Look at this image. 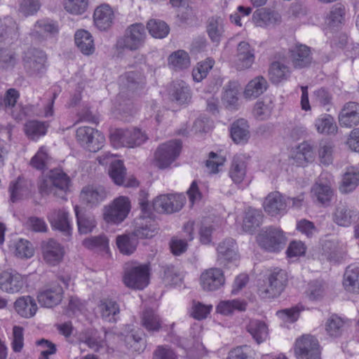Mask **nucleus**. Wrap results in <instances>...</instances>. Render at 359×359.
<instances>
[{
  "label": "nucleus",
  "instance_id": "obj_1",
  "mask_svg": "<svg viewBox=\"0 0 359 359\" xmlns=\"http://www.w3.org/2000/svg\"><path fill=\"white\" fill-rule=\"evenodd\" d=\"M71 185L69 176L62 170L55 168L42 176L39 183V189L42 195L53 194L64 199Z\"/></svg>",
  "mask_w": 359,
  "mask_h": 359
},
{
  "label": "nucleus",
  "instance_id": "obj_2",
  "mask_svg": "<svg viewBox=\"0 0 359 359\" xmlns=\"http://www.w3.org/2000/svg\"><path fill=\"white\" fill-rule=\"evenodd\" d=\"M142 214L135 219L133 233L138 238H151L159 231V225L150 211L148 201L140 202Z\"/></svg>",
  "mask_w": 359,
  "mask_h": 359
},
{
  "label": "nucleus",
  "instance_id": "obj_3",
  "mask_svg": "<svg viewBox=\"0 0 359 359\" xmlns=\"http://www.w3.org/2000/svg\"><path fill=\"white\" fill-rule=\"evenodd\" d=\"M146 39L144 25L142 23H134L128 26L124 34L117 39L116 46L119 50L136 51L144 46Z\"/></svg>",
  "mask_w": 359,
  "mask_h": 359
},
{
  "label": "nucleus",
  "instance_id": "obj_4",
  "mask_svg": "<svg viewBox=\"0 0 359 359\" xmlns=\"http://www.w3.org/2000/svg\"><path fill=\"white\" fill-rule=\"evenodd\" d=\"M332 182L333 179L330 174H320L311 189V196L315 203L325 207L330 205L334 196Z\"/></svg>",
  "mask_w": 359,
  "mask_h": 359
},
{
  "label": "nucleus",
  "instance_id": "obj_5",
  "mask_svg": "<svg viewBox=\"0 0 359 359\" xmlns=\"http://www.w3.org/2000/svg\"><path fill=\"white\" fill-rule=\"evenodd\" d=\"M287 283V275L285 271L276 268L269 272L266 286L259 288V295L263 298L277 297L285 290Z\"/></svg>",
  "mask_w": 359,
  "mask_h": 359
},
{
  "label": "nucleus",
  "instance_id": "obj_6",
  "mask_svg": "<svg viewBox=\"0 0 359 359\" xmlns=\"http://www.w3.org/2000/svg\"><path fill=\"white\" fill-rule=\"evenodd\" d=\"M257 240L261 248L273 252H279L286 243L283 231L273 226L262 230L257 236Z\"/></svg>",
  "mask_w": 359,
  "mask_h": 359
},
{
  "label": "nucleus",
  "instance_id": "obj_7",
  "mask_svg": "<svg viewBox=\"0 0 359 359\" xmlns=\"http://www.w3.org/2000/svg\"><path fill=\"white\" fill-rule=\"evenodd\" d=\"M130 208L128 198L126 196H119L109 205L104 206V219L108 224H118L126 218Z\"/></svg>",
  "mask_w": 359,
  "mask_h": 359
},
{
  "label": "nucleus",
  "instance_id": "obj_8",
  "mask_svg": "<svg viewBox=\"0 0 359 359\" xmlns=\"http://www.w3.org/2000/svg\"><path fill=\"white\" fill-rule=\"evenodd\" d=\"M149 271L147 265L127 266L124 270L123 283L128 287L142 290L149 284Z\"/></svg>",
  "mask_w": 359,
  "mask_h": 359
},
{
  "label": "nucleus",
  "instance_id": "obj_9",
  "mask_svg": "<svg viewBox=\"0 0 359 359\" xmlns=\"http://www.w3.org/2000/svg\"><path fill=\"white\" fill-rule=\"evenodd\" d=\"M185 201L183 194H163L154 200L152 206L156 212L171 214L180 211Z\"/></svg>",
  "mask_w": 359,
  "mask_h": 359
},
{
  "label": "nucleus",
  "instance_id": "obj_10",
  "mask_svg": "<svg viewBox=\"0 0 359 359\" xmlns=\"http://www.w3.org/2000/svg\"><path fill=\"white\" fill-rule=\"evenodd\" d=\"M76 139L82 147L90 152L99 151L105 140L100 132L88 126L80 127L76 130Z\"/></svg>",
  "mask_w": 359,
  "mask_h": 359
},
{
  "label": "nucleus",
  "instance_id": "obj_11",
  "mask_svg": "<svg viewBox=\"0 0 359 359\" xmlns=\"http://www.w3.org/2000/svg\"><path fill=\"white\" fill-rule=\"evenodd\" d=\"M181 147L180 140L169 141L161 144L155 152L156 165L160 168L168 167L180 155Z\"/></svg>",
  "mask_w": 359,
  "mask_h": 359
},
{
  "label": "nucleus",
  "instance_id": "obj_12",
  "mask_svg": "<svg viewBox=\"0 0 359 359\" xmlns=\"http://www.w3.org/2000/svg\"><path fill=\"white\" fill-rule=\"evenodd\" d=\"M148 139L147 135L139 128L117 129L111 135L113 142L123 147H135L143 144Z\"/></svg>",
  "mask_w": 359,
  "mask_h": 359
},
{
  "label": "nucleus",
  "instance_id": "obj_13",
  "mask_svg": "<svg viewBox=\"0 0 359 359\" xmlns=\"http://www.w3.org/2000/svg\"><path fill=\"white\" fill-rule=\"evenodd\" d=\"M297 359H319L320 352L316 338L307 334L297 339L294 348Z\"/></svg>",
  "mask_w": 359,
  "mask_h": 359
},
{
  "label": "nucleus",
  "instance_id": "obj_14",
  "mask_svg": "<svg viewBox=\"0 0 359 359\" xmlns=\"http://www.w3.org/2000/svg\"><path fill=\"white\" fill-rule=\"evenodd\" d=\"M46 54L38 49H29L25 53L23 65L31 76H41L46 72Z\"/></svg>",
  "mask_w": 359,
  "mask_h": 359
},
{
  "label": "nucleus",
  "instance_id": "obj_15",
  "mask_svg": "<svg viewBox=\"0 0 359 359\" xmlns=\"http://www.w3.org/2000/svg\"><path fill=\"white\" fill-rule=\"evenodd\" d=\"M19 97V92L14 88L8 89L4 97L0 95V109L11 114L13 118L17 121L22 120L25 116L22 107L16 104Z\"/></svg>",
  "mask_w": 359,
  "mask_h": 359
},
{
  "label": "nucleus",
  "instance_id": "obj_16",
  "mask_svg": "<svg viewBox=\"0 0 359 359\" xmlns=\"http://www.w3.org/2000/svg\"><path fill=\"white\" fill-rule=\"evenodd\" d=\"M217 262L219 265L228 266L238 259L237 247L233 238H226L219 243L217 248Z\"/></svg>",
  "mask_w": 359,
  "mask_h": 359
},
{
  "label": "nucleus",
  "instance_id": "obj_17",
  "mask_svg": "<svg viewBox=\"0 0 359 359\" xmlns=\"http://www.w3.org/2000/svg\"><path fill=\"white\" fill-rule=\"evenodd\" d=\"M109 332L104 327L102 332L95 329H87L79 334V341L95 352L100 351L106 346V339Z\"/></svg>",
  "mask_w": 359,
  "mask_h": 359
},
{
  "label": "nucleus",
  "instance_id": "obj_18",
  "mask_svg": "<svg viewBox=\"0 0 359 359\" xmlns=\"http://www.w3.org/2000/svg\"><path fill=\"white\" fill-rule=\"evenodd\" d=\"M200 283L205 291H215L224 285L225 278L222 269L211 268L203 271L200 277Z\"/></svg>",
  "mask_w": 359,
  "mask_h": 359
},
{
  "label": "nucleus",
  "instance_id": "obj_19",
  "mask_svg": "<svg viewBox=\"0 0 359 359\" xmlns=\"http://www.w3.org/2000/svg\"><path fill=\"white\" fill-rule=\"evenodd\" d=\"M62 296V287L59 283H53L39 293L37 299L41 306L52 308L61 302Z\"/></svg>",
  "mask_w": 359,
  "mask_h": 359
},
{
  "label": "nucleus",
  "instance_id": "obj_20",
  "mask_svg": "<svg viewBox=\"0 0 359 359\" xmlns=\"http://www.w3.org/2000/svg\"><path fill=\"white\" fill-rule=\"evenodd\" d=\"M25 285L23 277L15 271H4L0 274V288L7 293L20 292Z\"/></svg>",
  "mask_w": 359,
  "mask_h": 359
},
{
  "label": "nucleus",
  "instance_id": "obj_21",
  "mask_svg": "<svg viewBox=\"0 0 359 359\" xmlns=\"http://www.w3.org/2000/svg\"><path fill=\"white\" fill-rule=\"evenodd\" d=\"M255 50L247 41H241L237 46L235 66L238 70L250 68L255 62Z\"/></svg>",
  "mask_w": 359,
  "mask_h": 359
},
{
  "label": "nucleus",
  "instance_id": "obj_22",
  "mask_svg": "<svg viewBox=\"0 0 359 359\" xmlns=\"http://www.w3.org/2000/svg\"><path fill=\"white\" fill-rule=\"evenodd\" d=\"M290 58L294 68L309 66L312 62L310 48L304 44H295L290 49Z\"/></svg>",
  "mask_w": 359,
  "mask_h": 359
},
{
  "label": "nucleus",
  "instance_id": "obj_23",
  "mask_svg": "<svg viewBox=\"0 0 359 359\" xmlns=\"http://www.w3.org/2000/svg\"><path fill=\"white\" fill-rule=\"evenodd\" d=\"M43 257L46 262L55 266L60 262L64 256V248L53 239L43 241L41 245Z\"/></svg>",
  "mask_w": 359,
  "mask_h": 359
},
{
  "label": "nucleus",
  "instance_id": "obj_24",
  "mask_svg": "<svg viewBox=\"0 0 359 359\" xmlns=\"http://www.w3.org/2000/svg\"><path fill=\"white\" fill-rule=\"evenodd\" d=\"M345 254L343 243L337 239L325 240L322 243V257L330 262H337Z\"/></svg>",
  "mask_w": 359,
  "mask_h": 359
},
{
  "label": "nucleus",
  "instance_id": "obj_25",
  "mask_svg": "<svg viewBox=\"0 0 359 359\" xmlns=\"http://www.w3.org/2000/svg\"><path fill=\"white\" fill-rule=\"evenodd\" d=\"M341 126L351 128L359 123V103L348 102L344 106L339 115Z\"/></svg>",
  "mask_w": 359,
  "mask_h": 359
},
{
  "label": "nucleus",
  "instance_id": "obj_26",
  "mask_svg": "<svg viewBox=\"0 0 359 359\" xmlns=\"http://www.w3.org/2000/svg\"><path fill=\"white\" fill-rule=\"evenodd\" d=\"M32 187V182L23 177H18L15 180L11 182L8 187L11 201L15 203L28 196Z\"/></svg>",
  "mask_w": 359,
  "mask_h": 359
},
{
  "label": "nucleus",
  "instance_id": "obj_27",
  "mask_svg": "<svg viewBox=\"0 0 359 359\" xmlns=\"http://www.w3.org/2000/svg\"><path fill=\"white\" fill-rule=\"evenodd\" d=\"M264 210L271 216H276L285 211L287 205L278 191L271 192L267 195L264 201Z\"/></svg>",
  "mask_w": 359,
  "mask_h": 359
},
{
  "label": "nucleus",
  "instance_id": "obj_28",
  "mask_svg": "<svg viewBox=\"0 0 359 359\" xmlns=\"http://www.w3.org/2000/svg\"><path fill=\"white\" fill-rule=\"evenodd\" d=\"M359 212L348 206L339 204L333 212V221L339 226H351L358 217Z\"/></svg>",
  "mask_w": 359,
  "mask_h": 359
},
{
  "label": "nucleus",
  "instance_id": "obj_29",
  "mask_svg": "<svg viewBox=\"0 0 359 359\" xmlns=\"http://www.w3.org/2000/svg\"><path fill=\"white\" fill-rule=\"evenodd\" d=\"M114 14L107 4L97 6L94 11L93 20L95 26L100 30H107L113 24Z\"/></svg>",
  "mask_w": 359,
  "mask_h": 359
},
{
  "label": "nucleus",
  "instance_id": "obj_30",
  "mask_svg": "<svg viewBox=\"0 0 359 359\" xmlns=\"http://www.w3.org/2000/svg\"><path fill=\"white\" fill-rule=\"evenodd\" d=\"M248 163L242 154L235 155L229 170V176L235 184H241L246 177Z\"/></svg>",
  "mask_w": 359,
  "mask_h": 359
},
{
  "label": "nucleus",
  "instance_id": "obj_31",
  "mask_svg": "<svg viewBox=\"0 0 359 359\" xmlns=\"http://www.w3.org/2000/svg\"><path fill=\"white\" fill-rule=\"evenodd\" d=\"M48 219L53 229L69 235L72 228L68 218V212L65 210H53L48 215Z\"/></svg>",
  "mask_w": 359,
  "mask_h": 359
},
{
  "label": "nucleus",
  "instance_id": "obj_32",
  "mask_svg": "<svg viewBox=\"0 0 359 359\" xmlns=\"http://www.w3.org/2000/svg\"><path fill=\"white\" fill-rule=\"evenodd\" d=\"M98 309L102 319L108 323H116L119 319L120 308L118 304L112 299L101 300Z\"/></svg>",
  "mask_w": 359,
  "mask_h": 359
},
{
  "label": "nucleus",
  "instance_id": "obj_33",
  "mask_svg": "<svg viewBox=\"0 0 359 359\" xmlns=\"http://www.w3.org/2000/svg\"><path fill=\"white\" fill-rule=\"evenodd\" d=\"M206 32L211 41L218 45L224 34V19L218 15L209 18L206 22Z\"/></svg>",
  "mask_w": 359,
  "mask_h": 359
},
{
  "label": "nucleus",
  "instance_id": "obj_34",
  "mask_svg": "<svg viewBox=\"0 0 359 359\" xmlns=\"http://www.w3.org/2000/svg\"><path fill=\"white\" fill-rule=\"evenodd\" d=\"M252 20L257 26L267 27L280 23L281 18L276 11L259 8L254 12Z\"/></svg>",
  "mask_w": 359,
  "mask_h": 359
},
{
  "label": "nucleus",
  "instance_id": "obj_35",
  "mask_svg": "<svg viewBox=\"0 0 359 359\" xmlns=\"http://www.w3.org/2000/svg\"><path fill=\"white\" fill-rule=\"evenodd\" d=\"M80 197L90 205H97L107 197V191L103 187L87 186L83 188Z\"/></svg>",
  "mask_w": 359,
  "mask_h": 359
},
{
  "label": "nucleus",
  "instance_id": "obj_36",
  "mask_svg": "<svg viewBox=\"0 0 359 359\" xmlns=\"http://www.w3.org/2000/svg\"><path fill=\"white\" fill-rule=\"evenodd\" d=\"M249 125L247 120L240 118L234 121L231 127V136L236 144H245L250 137Z\"/></svg>",
  "mask_w": 359,
  "mask_h": 359
},
{
  "label": "nucleus",
  "instance_id": "obj_37",
  "mask_svg": "<svg viewBox=\"0 0 359 359\" xmlns=\"http://www.w3.org/2000/svg\"><path fill=\"white\" fill-rule=\"evenodd\" d=\"M74 210L79 232L81 234L91 233L97 226L95 217L89 212L79 210L77 205L75 206Z\"/></svg>",
  "mask_w": 359,
  "mask_h": 359
},
{
  "label": "nucleus",
  "instance_id": "obj_38",
  "mask_svg": "<svg viewBox=\"0 0 359 359\" xmlns=\"http://www.w3.org/2000/svg\"><path fill=\"white\" fill-rule=\"evenodd\" d=\"M14 307L17 313L23 318L33 317L38 309L36 303L31 296L19 297L14 303Z\"/></svg>",
  "mask_w": 359,
  "mask_h": 359
},
{
  "label": "nucleus",
  "instance_id": "obj_39",
  "mask_svg": "<svg viewBox=\"0 0 359 359\" xmlns=\"http://www.w3.org/2000/svg\"><path fill=\"white\" fill-rule=\"evenodd\" d=\"M116 243L121 254L130 255L136 250L139 242L138 238L133 232L116 236Z\"/></svg>",
  "mask_w": 359,
  "mask_h": 359
},
{
  "label": "nucleus",
  "instance_id": "obj_40",
  "mask_svg": "<svg viewBox=\"0 0 359 359\" xmlns=\"http://www.w3.org/2000/svg\"><path fill=\"white\" fill-rule=\"evenodd\" d=\"M74 40L76 46L83 54L90 55L94 53V40L89 32L84 29L78 30L75 33Z\"/></svg>",
  "mask_w": 359,
  "mask_h": 359
},
{
  "label": "nucleus",
  "instance_id": "obj_41",
  "mask_svg": "<svg viewBox=\"0 0 359 359\" xmlns=\"http://www.w3.org/2000/svg\"><path fill=\"white\" fill-rule=\"evenodd\" d=\"M268 88V82L262 76L252 79L246 86L244 95L247 98L255 99L264 93Z\"/></svg>",
  "mask_w": 359,
  "mask_h": 359
},
{
  "label": "nucleus",
  "instance_id": "obj_42",
  "mask_svg": "<svg viewBox=\"0 0 359 359\" xmlns=\"http://www.w3.org/2000/svg\"><path fill=\"white\" fill-rule=\"evenodd\" d=\"M144 84V78L139 72H130L121 78L122 92L126 89L133 93L138 89L142 88Z\"/></svg>",
  "mask_w": 359,
  "mask_h": 359
},
{
  "label": "nucleus",
  "instance_id": "obj_43",
  "mask_svg": "<svg viewBox=\"0 0 359 359\" xmlns=\"http://www.w3.org/2000/svg\"><path fill=\"white\" fill-rule=\"evenodd\" d=\"M359 184V171L351 168L344 174L339 186V191L342 194H349L353 191Z\"/></svg>",
  "mask_w": 359,
  "mask_h": 359
},
{
  "label": "nucleus",
  "instance_id": "obj_44",
  "mask_svg": "<svg viewBox=\"0 0 359 359\" xmlns=\"http://www.w3.org/2000/svg\"><path fill=\"white\" fill-rule=\"evenodd\" d=\"M247 330L258 344L265 341L268 337L267 325L259 320H251L247 325Z\"/></svg>",
  "mask_w": 359,
  "mask_h": 359
},
{
  "label": "nucleus",
  "instance_id": "obj_45",
  "mask_svg": "<svg viewBox=\"0 0 359 359\" xmlns=\"http://www.w3.org/2000/svg\"><path fill=\"white\" fill-rule=\"evenodd\" d=\"M344 285L353 292H359V265L348 266L344 273Z\"/></svg>",
  "mask_w": 359,
  "mask_h": 359
},
{
  "label": "nucleus",
  "instance_id": "obj_46",
  "mask_svg": "<svg viewBox=\"0 0 359 359\" xmlns=\"http://www.w3.org/2000/svg\"><path fill=\"white\" fill-rule=\"evenodd\" d=\"M48 124L46 122L32 120L25 125V133L29 139L36 140L46 134Z\"/></svg>",
  "mask_w": 359,
  "mask_h": 359
},
{
  "label": "nucleus",
  "instance_id": "obj_47",
  "mask_svg": "<svg viewBox=\"0 0 359 359\" xmlns=\"http://www.w3.org/2000/svg\"><path fill=\"white\" fill-rule=\"evenodd\" d=\"M263 215L261 210L249 208L243 219V229L245 231L252 233L262 222Z\"/></svg>",
  "mask_w": 359,
  "mask_h": 359
},
{
  "label": "nucleus",
  "instance_id": "obj_48",
  "mask_svg": "<svg viewBox=\"0 0 359 359\" xmlns=\"http://www.w3.org/2000/svg\"><path fill=\"white\" fill-rule=\"evenodd\" d=\"M168 65L175 71L188 68L190 65L189 54L182 50L172 53L168 57Z\"/></svg>",
  "mask_w": 359,
  "mask_h": 359
},
{
  "label": "nucleus",
  "instance_id": "obj_49",
  "mask_svg": "<svg viewBox=\"0 0 359 359\" xmlns=\"http://www.w3.org/2000/svg\"><path fill=\"white\" fill-rule=\"evenodd\" d=\"M171 95L178 104H185L191 98L190 89L185 82L178 81L173 83Z\"/></svg>",
  "mask_w": 359,
  "mask_h": 359
},
{
  "label": "nucleus",
  "instance_id": "obj_50",
  "mask_svg": "<svg viewBox=\"0 0 359 359\" xmlns=\"http://www.w3.org/2000/svg\"><path fill=\"white\" fill-rule=\"evenodd\" d=\"M142 325L149 332H158L161 327V320L152 309H146L142 313Z\"/></svg>",
  "mask_w": 359,
  "mask_h": 359
},
{
  "label": "nucleus",
  "instance_id": "obj_51",
  "mask_svg": "<svg viewBox=\"0 0 359 359\" xmlns=\"http://www.w3.org/2000/svg\"><path fill=\"white\" fill-rule=\"evenodd\" d=\"M246 303L238 299L225 300L220 302L217 306V311L222 315L232 314L235 311H243L246 309Z\"/></svg>",
  "mask_w": 359,
  "mask_h": 359
},
{
  "label": "nucleus",
  "instance_id": "obj_52",
  "mask_svg": "<svg viewBox=\"0 0 359 359\" xmlns=\"http://www.w3.org/2000/svg\"><path fill=\"white\" fill-rule=\"evenodd\" d=\"M325 331L331 337H338L341 335L344 328V321L337 315L330 316L325 324Z\"/></svg>",
  "mask_w": 359,
  "mask_h": 359
},
{
  "label": "nucleus",
  "instance_id": "obj_53",
  "mask_svg": "<svg viewBox=\"0 0 359 359\" xmlns=\"http://www.w3.org/2000/svg\"><path fill=\"white\" fill-rule=\"evenodd\" d=\"M147 29L149 34L156 39L165 38L170 32L169 26L164 21L155 19H151L148 21Z\"/></svg>",
  "mask_w": 359,
  "mask_h": 359
},
{
  "label": "nucleus",
  "instance_id": "obj_54",
  "mask_svg": "<svg viewBox=\"0 0 359 359\" xmlns=\"http://www.w3.org/2000/svg\"><path fill=\"white\" fill-rule=\"evenodd\" d=\"M143 336L142 332L133 331L126 336L125 341L133 351L142 352L146 348V340Z\"/></svg>",
  "mask_w": 359,
  "mask_h": 359
},
{
  "label": "nucleus",
  "instance_id": "obj_55",
  "mask_svg": "<svg viewBox=\"0 0 359 359\" xmlns=\"http://www.w3.org/2000/svg\"><path fill=\"white\" fill-rule=\"evenodd\" d=\"M290 74L289 67L279 62H273L270 67L269 75L273 83H278L287 79Z\"/></svg>",
  "mask_w": 359,
  "mask_h": 359
},
{
  "label": "nucleus",
  "instance_id": "obj_56",
  "mask_svg": "<svg viewBox=\"0 0 359 359\" xmlns=\"http://www.w3.org/2000/svg\"><path fill=\"white\" fill-rule=\"evenodd\" d=\"M109 174L113 182L117 185L124 184L126 175L123 163L120 160H116L110 163Z\"/></svg>",
  "mask_w": 359,
  "mask_h": 359
},
{
  "label": "nucleus",
  "instance_id": "obj_57",
  "mask_svg": "<svg viewBox=\"0 0 359 359\" xmlns=\"http://www.w3.org/2000/svg\"><path fill=\"white\" fill-rule=\"evenodd\" d=\"M325 291V283L321 280H316L309 283L306 294L311 301H319L323 297Z\"/></svg>",
  "mask_w": 359,
  "mask_h": 359
},
{
  "label": "nucleus",
  "instance_id": "obj_58",
  "mask_svg": "<svg viewBox=\"0 0 359 359\" xmlns=\"http://www.w3.org/2000/svg\"><path fill=\"white\" fill-rule=\"evenodd\" d=\"M315 126L320 133L332 134L337 132V127L330 115H325L316 120Z\"/></svg>",
  "mask_w": 359,
  "mask_h": 359
},
{
  "label": "nucleus",
  "instance_id": "obj_59",
  "mask_svg": "<svg viewBox=\"0 0 359 359\" xmlns=\"http://www.w3.org/2000/svg\"><path fill=\"white\" fill-rule=\"evenodd\" d=\"M223 101L227 107L234 108L238 102V85L236 82L230 81L224 88Z\"/></svg>",
  "mask_w": 359,
  "mask_h": 359
},
{
  "label": "nucleus",
  "instance_id": "obj_60",
  "mask_svg": "<svg viewBox=\"0 0 359 359\" xmlns=\"http://www.w3.org/2000/svg\"><path fill=\"white\" fill-rule=\"evenodd\" d=\"M40 0H19L18 13L25 17L35 15L41 8Z\"/></svg>",
  "mask_w": 359,
  "mask_h": 359
},
{
  "label": "nucleus",
  "instance_id": "obj_61",
  "mask_svg": "<svg viewBox=\"0 0 359 359\" xmlns=\"http://www.w3.org/2000/svg\"><path fill=\"white\" fill-rule=\"evenodd\" d=\"M17 62L15 53L7 48H0V69L8 70L13 69Z\"/></svg>",
  "mask_w": 359,
  "mask_h": 359
},
{
  "label": "nucleus",
  "instance_id": "obj_62",
  "mask_svg": "<svg viewBox=\"0 0 359 359\" xmlns=\"http://www.w3.org/2000/svg\"><path fill=\"white\" fill-rule=\"evenodd\" d=\"M346 10L345 6L341 4H334L327 16L330 25L336 27L341 24L344 20Z\"/></svg>",
  "mask_w": 359,
  "mask_h": 359
},
{
  "label": "nucleus",
  "instance_id": "obj_63",
  "mask_svg": "<svg viewBox=\"0 0 359 359\" xmlns=\"http://www.w3.org/2000/svg\"><path fill=\"white\" fill-rule=\"evenodd\" d=\"M82 244L85 248L89 250H94L96 248L105 250L108 248L109 240L105 235H99L85 238L83 241Z\"/></svg>",
  "mask_w": 359,
  "mask_h": 359
},
{
  "label": "nucleus",
  "instance_id": "obj_64",
  "mask_svg": "<svg viewBox=\"0 0 359 359\" xmlns=\"http://www.w3.org/2000/svg\"><path fill=\"white\" fill-rule=\"evenodd\" d=\"M215 64L212 59L207 58L205 61L198 63L196 68L192 71V76L195 81L199 82L202 81L206 76L209 70H210Z\"/></svg>",
  "mask_w": 359,
  "mask_h": 359
}]
</instances>
